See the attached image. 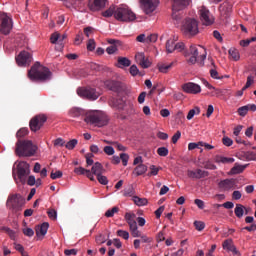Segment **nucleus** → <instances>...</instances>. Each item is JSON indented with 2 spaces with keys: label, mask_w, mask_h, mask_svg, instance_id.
<instances>
[{
  "label": "nucleus",
  "mask_w": 256,
  "mask_h": 256,
  "mask_svg": "<svg viewBox=\"0 0 256 256\" xmlns=\"http://www.w3.org/2000/svg\"><path fill=\"white\" fill-rule=\"evenodd\" d=\"M133 201L135 205H138V207H144V205H147V203H149L146 198H139L138 196H135Z\"/></svg>",
  "instance_id": "e433bc0d"
},
{
  "label": "nucleus",
  "mask_w": 256,
  "mask_h": 256,
  "mask_svg": "<svg viewBox=\"0 0 256 256\" xmlns=\"http://www.w3.org/2000/svg\"><path fill=\"white\" fill-rule=\"evenodd\" d=\"M120 161H122V165H124V167H127V163H129V154L121 153L120 154Z\"/></svg>",
  "instance_id": "8fccbe9b"
},
{
  "label": "nucleus",
  "mask_w": 256,
  "mask_h": 256,
  "mask_svg": "<svg viewBox=\"0 0 256 256\" xmlns=\"http://www.w3.org/2000/svg\"><path fill=\"white\" fill-rule=\"evenodd\" d=\"M49 230V223L44 222L40 226L36 227V235L37 237H45L47 235V231Z\"/></svg>",
  "instance_id": "bb28decb"
},
{
  "label": "nucleus",
  "mask_w": 256,
  "mask_h": 256,
  "mask_svg": "<svg viewBox=\"0 0 256 256\" xmlns=\"http://www.w3.org/2000/svg\"><path fill=\"white\" fill-rule=\"evenodd\" d=\"M114 17L117 21H123L125 23L135 21L136 19L135 13H133L129 7H118L115 11Z\"/></svg>",
  "instance_id": "6e6552de"
},
{
  "label": "nucleus",
  "mask_w": 256,
  "mask_h": 256,
  "mask_svg": "<svg viewBox=\"0 0 256 256\" xmlns=\"http://www.w3.org/2000/svg\"><path fill=\"white\" fill-rule=\"evenodd\" d=\"M105 87L110 91H114V93H123L127 89L125 84L116 80H106L104 82Z\"/></svg>",
  "instance_id": "4468645a"
},
{
  "label": "nucleus",
  "mask_w": 256,
  "mask_h": 256,
  "mask_svg": "<svg viewBox=\"0 0 256 256\" xmlns=\"http://www.w3.org/2000/svg\"><path fill=\"white\" fill-rule=\"evenodd\" d=\"M79 143V141L77 139H72L70 141H68L66 144H65V147L66 149H68L69 151H72V149L74 147H77V144Z\"/></svg>",
  "instance_id": "ea45409f"
},
{
  "label": "nucleus",
  "mask_w": 256,
  "mask_h": 256,
  "mask_svg": "<svg viewBox=\"0 0 256 256\" xmlns=\"http://www.w3.org/2000/svg\"><path fill=\"white\" fill-rule=\"evenodd\" d=\"M114 107H117V109H125V100L123 99L115 100Z\"/></svg>",
  "instance_id": "603ef678"
},
{
  "label": "nucleus",
  "mask_w": 256,
  "mask_h": 256,
  "mask_svg": "<svg viewBox=\"0 0 256 256\" xmlns=\"http://www.w3.org/2000/svg\"><path fill=\"white\" fill-rule=\"evenodd\" d=\"M189 56L190 58L187 60V63H189V65H195L197 61H200V65H203V61L207 59L206 54H202L199 56V49H197L196 45H190L188 52L185 53V57Z\"/></svg>",
  "instance_id": "0eeeda50"
},
{
  "label": "nucleus",
  "mask_w": 256,
  "mask_h": 256,
  "mask_svg": "<svg viewBox=\"0 0 256 256\" xmlns=\"http://www.w3.org/2000/svg\"><path fill=\"white\" fill-rule=\"evenodd\" d=\"M107 5V0H90L88 7L90 11H101Z\"/></svg>",
  "instance_id": "aec40b11"
},
{
  "label": "nucleus",
  "mask_w": 256,
  "mask_h": 256,
  "mask_svg": "<svg viewBox=\"0 0 256 256\" xmlns=\"http://www.w3.org/2000/svg\"><path fill=\"white\" fill-rule=\"evenodd\" d=\"M11 29H13V20L7 14L0 13V33L9 35Z\"/></svg>",
  "instance_id": "9b49d317"
},
{
  "label": "nucleus",
  "mask_w": 256,
  "mask_h": 256,
  "mask_svg": "<svg viewBox=\"0 0 256 256\" xmlns=\"http://www.w3.org/2000/svg\"><path fill=\"white\" fill-rule=\"evenodd\" d=\"M27 135H29V129L28 128H20L17 133H16V137L18 139V141L21 139H23V137H27Z\"/></svg>",
  "instance_id": "c9c22d12"
},
{
  "label": "nucleus",
  "mask_w": 256,
  "mask_h": 256,
  "mask_svg": "<svg viewBox=\"0 0 256 256\" xmlns=\"http://www.w3.org/2000/svg\"><path fill=\"white\" fill-rule=\"evenodd\" d=\"M106 53H108V55H113L115 53H117V45H111L106 49Z\"/></svg>",
  "instance_id": "338daca9"
},
{
  "label": "nucleus",
  "mask_w": 256,
  "mask_h": 256,
  "mask_svg": "<svg viewBox=\"0 0 256 256\" xmlns=\"http://www.w3.org/2000/svg\"><path fill=\"white\" fill-rule=\"evenodd\" d=\"M166 51L167 53H173V51H175V40L169 39L166 42Z\"/></svg>",
  "instance_id": "4c0bfd02"
},
{
  "label": "nucleus",
  "mask_w": 256,
  "mask_h": 256,
  "mask_svg": "<svg viewBox=\"0 0 256 256\" xmlns=\"http://www.w3.org/2000/svg\"><path fill=\"white\" fill-rule=\"evenodd\" d=\"M6 205L12 213H20L23 210V205H25V198L21 195L13 194L8 198Z\"/></svg>",
  "instance_id": "423d86ee"
},
{
  "label": "nucleus",
  "mask_w": 256,
  "mask_h": 256,
  "mask_svg": "<svg viewBox=\"0 0 256 256\" xmlns=\"http://www.w3.org/2000/svg\"><path fill=\"white\" fill-rule=\"evenodd\" d=\"M115 6H111L109 9L102 13L103 17H113L115 15Z\"/></svg>",
  "instance_id": "a18cd8bd"
},
{
  "label": "nucleus",
  "mask_w": 256,
  "mask_h": 256,
  "mask_svg": "<svg viewBox=\"0 0 256 256\" xmlns=\"http://www.w3.org/2000/svg\"><path fill=\"white\" fill-rule=\"evenodd\" d=\"M22 231L26 237H33L35 235V231H33L31 228H24Z\"/></svg>",
  "instance_id": "69168bd1"
},
{
  "label": "nucleus",
  "mask_w": 256,
  "mask_h": 256,
  "mask_svg": "<svg viewBox=\"0 0 256 256\" xmlns=\"http://www.w3.org/2000/svg\"><path fill=\"white\" fill-rule=\"evenodd\" d=\"M215 163H223V164H229V163H235V158H228L225 156H215L214 158Z\"/></svg>",
  "instance_id": "c756f323"
},
{
  "label": "nucleus",
  "mask_w": 256,
  "mask_h": 256,
  "mask_svg": "<svg viewBox=\"0 0 256 256\" xmlns=\"http://www.w3.org/2000/svg\"><path fill=\"white\" fill-rule=\"evenodd\" d=\"M234 213L238 219H243V216L245 215V206L242 204H236Z\"/></svg>",
  "instance_id": "7c9ffc66"
},
{
  "label": "nucleus",
  "mask_w": 256,
  "mask_h": 256,
  "mask_svg": "<svg viewBox=\"0 0 256 256\" xmlns=\"http://www.w3.org/2000/svg\"><path fill=\"white\" fill-rule=\"evenodd\" d=\"M117 235H118V237H122V239H125L126 241H127V239H129V232H127L125 230H118Z\"/></svg>",
  "instance_id": "bf43d9fd"
},
{
  "label": "nucleus",
  "mask_w": 256,
  "mask_h": 256,
  "mask_svg": "<svg viewBox=\"0 0 256 256\" xmlns=\"http://www.w3.org/2000/svg\"><path fill=\"white\" fill-rule=\"evenodd\" d=\"M81 1H83V0H71L70 2L66 0L64 2V5L68 8L69 7H79L81 5Z\"/></svg>",
  "instance_id": "58836bf2"
},
{
  "label": "nucleus",
  "mask_w": 256,
  "mask_h": 256,
  "mask_svg": "<svg viewBox=\"0 0 256 256\" xmlns=\"http://www.w3.org/2000/svg\"><path fill=\"white\" fill-rule=\"evenodd\" d=\"M45 123H47V116L45 114H38L30 120V130L37 133V131H39L41 127L45 125Z\"/></svg>",
  "instance_id": "9d476101"
},
{
  "label": "nucleus",
  "mask_w": 256,
  "mask_h": 256,
  "mask_svg": "<svg viewBox=\"0 0 256 256\" xmlns=\"http://www.w3.org/2000/svg\"><path fill=\"white\" fill-rule=\"evenodd\" d=\"M84 122L86 125H93L94 127H105L109 123V118L102 111L91 110L86 111Z\"/></svg>",
  "instance_id": "f257e3e1"
},
{
  "label": "nucleus",
  "mask_w": 256,
  "mask_h": 256,
  "mask_svg": "<svg viewBox=\"0 0 256 256\" xmlns=\"http://www.w3.org/2000/svg\"><path fill=\"white\" fill-rule=\"evenodd\" d=\"M254 81H255V80L253 79V76H248V77H247L246 84H245V86L243 87V91H247V89H249V87H251V85H253Z\"/></svg>",
  "instance_id": "6e6d98bb"
},
{
  "label": "nucleus",
  "mask_w": 256,
  "mask_h": 256,
  "mask_svg": "<svg viewBox=\"0 0 256 256\" xmlns=\"http://www.w3.org/2000/svg\"><path fill=\"white\" fill-rule=\"evenodd\" d=\"M173 65H175L174 62H171L169 64L161 63V64H158V69H159L160 73H168L169 70L173 68Z\"/></svg>",
  "instance_id": "2f4dec72"
},
{
  "label": "nucleus",
  "mask_w": 256,
  "mask_h": 256,
  "mask_svg": "<svg viewBox=\"0 0 256 256\" xmlns=\"http://www.w3.org/2000/svg\"><path fill=\"white\" fill-rule=\"evenodd\" d=\"M247 113H249V106L246 105L238 108V114L240 115V117H245Z\"/></svg>",
  "instance_id": "09e8293b"
},
{
  "label": "nucleus",
  "mask_w": 256,
  "mask_h": 256,
  "mask_svg": "<svg viewBox=\"0 0 256 256\" xmlns=\"http://www.w3.org/2000/svg\"><path fill=\"white\" fill-rule=\"evenodd\" d=\"M77 95L82 99H87L88 101H97L101 95L95 88L92 87H82L77 89Z\"/></svg>",
  "instance_id": "1a4fd4ad"
},
{
  "label": "nucleus",
  "mask_w": 256,
  "mask_h": 256,
  "mask_svg": "<svg viewBox=\"0 0 256 256\" xmlns=\"http://www.w3.org/2000/svg\"><path fill=\"white\" fill-rule=\"evenodd\" d=\"M131 66V60H129L127 57H118V67L120 69H123V67H130Z\"/></svg>",
  "instance_id": "473e14b6"
},
{
  "label": "nucleus",
  "mask_w": 256,
  "mask_h": 256,
  "mask_svg": "<svg viewBox=\"0 0 256 256\" xmlns=\"http://www.w3.org/2000/svg\"><path fill=\"white\" fill-rule=\"evenodd\" d=\"M103 151L106 155H115V149L113 146H105Z\"/></svg>",
  "instance_id": "e2e57ef3"
},
{
  "label": "nucleus",
  "mask_w": 256,
  "mask_h": 256,
  "mask_svg": "<svg viewBox=\"0 0 256 256\" xmlns=\"http://www.w3.org/2000/svg\"><path fill=\"white\" fill-rule=\"evenodd\" d=\"M15 153L18 157H33L37 153V146L30 140H18Z\"/></svg>",
  "instance_id": "7ed1b4c3"
},
{
  "label": "nucleus",
  "mask_w": 256,
  "mask_h": 256,
  "mask_svg": "<svg viewBox=\"0 0 256 256\" xmlns=\"http://www.w3.org/2000/svg\"><path fill=\"white\" fill-rule=\"evenodd\" d=\"M33 61V58L31 57V54L27 51H22L20 54L16 57V62L19 65V67H26V65H29Z\"/></svg>",
  "instance_id": "2eb2a0df"
},
{
  "label": "nucleus",
  "mask_w": 256,
  "mask_h": 256,
  "mask_svg": "<svg viewBox=\"0 0 256 256\" xmlns=\"http://www.w3.org/2000/svg\"><path fill=\"white\" fill-rule=\"evenodd\" d=\"M222 247L225 251H229L233 253L234 255H238L239 251H237V248L233 244V240L227 239L223 242Z\"/></svg>",
  "instance_id": "b1692460"
},
{
  "label": "nucleus",
  "mask_w": 256,
  "mask_h": 256,
  "mask_svg": "<svg viewBox=\"0 0 256 256\" xmlns=\"http://www.w3.org/2000/svg\"><path fill=\"white\" fill-rule=\"evenodd\" d=\"M222 143H223V145H225V147H231V145H233V139H231L227 136H224L222 138Z\"/></svg>",
  "instance_id": "4d7b16f0"
},
{
  "label": "nucleus",
  "mask_w": 256,
  "mask_h": 256,
  "mask_svg": "<svg viewBox=\"0 0 256 256\" xmlns=\"http://www.w3.org/2000/svg\"><path fill=\"white\" fill-rule=\"evenodd\" d=\"M236 180L234 178H227L224 180H221L218 183V188L222 191H231L235 187Z\"/></svg>",
  "instance_id": "f3484780"
},
{
  "label": "nucleus",
  "mask_w": 256,
  "mask_h": 256,
  "mask_svg": "<svg viewBox=\"0 0 256 256\" xmlns=\"http://www.w3.org/2000/svg\"><path fill=\"white\" fill-rule=\"evenodd\" d=\"M210 77L212 79H223V76L219 75V72L215 68L210 69Z\"/></svg>",
  "instance_id": "3c124183"
},
{
  "label": "nucleus",
  "mask_w": 256,
  "mask_h": 256,
  "mask_svg": "<svg viewBox=\"0 0 256 256\" xmlns=\"http://www.w3.org/2000/svg\"><path fill=\"white\" fill-rule=\"evenodd\" d=\"M138 43H145L147 45V36L145 34H140L136 37Z\"/></svg>",
  "instance_id": "774afa93"
},
{
  "label": "nucleus",
  "mask_w": 256,
  "mask_h": 256,
  "mask_svg": "<svg viewBox=\"0 0 256 256\" xmlns=\"http://www.w3.org/2000/svg\"><path fill=\"white\" fill-rule=\"evenodd\" d=\"M129 229H130V233H131L132 237H140L141 236V232L139 231L137 224L134 226H131Z\"/></svg>",
  "instance_id": "37998d69"
},
{
  "label": "nucleus",
  "mask_w": 256,
  "mask_h": 256,
  "mask_svg": "<svg viewBox=\"0 0 256 256\" xmlns=\"http://www.w3.org/2000/svg\"><path fill=\"white\" fill-rule=\"evenodd\" d=\"M115 213H119V207L114 206L112 209H108L105 212V217H113L115 215Z\"/></svg>",
  "instance_id": "79ce46f5"
},
{
  "label": "nucleus",
  "mask_w": 256,
  "mask_h": 256,
  "mask_svg": "<svg viewBox=\"0 0 256 256\" xmlns=\"http://www.w3.org/2000/svg\"><path fill=\"white\" fill-rule=\"evenodd\" d=\"M140 5L146 15H151L157 9L159 0H140Z\"/></svg>",
  "instance_id": "ddd939ff"
},
{
  "label": "nucleus",
  "mask_w": 256,
  "mask_h": 256,
  "mask_svg": "<svg viewBox=\"0 0 256 256\" xmlns=\"http://www.w3.org/2000/svg\"><path fill=\"white\" fill-rule=\"evenodd\" d=\"M157 41V35L156 34H150L146 36V45H149L151 43H155Z\"/></svg>",
  "instance_id": "864d4df0"
},
{
  "label": "nucleus",
  "mask_w": 256,
  "mask_h": 256,
  "mask_svg": "<svg viewBox=\"0 0 256 256\" xmlns=\"http://www.w3.org/2000/svg\"><path fill=\"white\" fill-rule=\"evenodd\" d=\"M213 91L211 92V97H221L222 95L225 94V90H221L219 88H212Z\"/></svg>",
  "instance_id": "c03bdc74"
},
{
  "label": "nucleus",
  "mask_w": 256,
  "mask_h": 256,
  "mask_svg": "<svg viewBox=\"0 0 256 256\" xmlns=\"http://www.w3.org/2000/svg\"><path fill=\"white\" fill-rule=\"evenodd\" d=\"M87 114L86 110H83L82 108H71L69 110V116L73 117L74 119H83V121H85V116Z\"/></svg>",
  "instance_id": "412c9836"
},
{
  "label": "nucleus",
  "mask_w": 256,
  "mask_h": 256,
  "mask_svg": "<svg viewBox=\"0 0 256 256\" xmlns=\"http://www.w3.org/2000/svg\"><path fill=\"white\" fill-rule=\"evenodd\" d=\"M97 177V181L100 183V185H108L109 179H107V176H104L103 174H99Z\"/></svg>",
  "instance_id": "de8ad7c7"
},
{
  "label": "nucleus",
  "mask_w": 256,
  "mask_h": 256,
  "mask_svg": "<svg viewBox=\"0 0 256 256\" xmlns=\"http://www.w3.org/2000/svg\"><path fill=\"white\" fill-rule=\"evenodd\" d=\"M74 173H76V175H86V177L90 179V181H95V176H93L91 170L85 169L83 167H78L74 169Z\"/></svg>",
  "instance_id": "393cba45"
},
{
  "label": "nucleus",
  "mask_w": 256,
  "mask_h": 256,
  "mask_svg": "<svg viewBox=\"0 0 256 256\" xmlns=\"http://www.w3.org/2000/svg\"><path fill=\"white\" fill-rule=\"evenodd\" d=\"M196 113H197V115H199V113H201V110L199 109V107H196L195 109H191L188 112V115H187L188 121H191V119H193V117H195Z\"/></svg>",
  "instance_id": "a19ab883"
},
{
  "label": "nucleus",
  "mask_w": 256,
  "mask_h": 256,
  "mask_svg": "<svg viewBox=\"0 0 256 256\" xmlns=\"http://www.w3.org/2000/svg\"><path fill=\"white\" fill-rule=\"evenodd\" d=\"M247 169V165H240L235 163L234 167L231 168L229 175H239V173H243Z\"/></svg>",
  "instance_id": "cd10ccee"
},
{
  "label": "nucleus",
  "mask_w": 256,
  "mask_h": 256,
  "mask_svg": "<svg viewBox=\"0 0 256 256\" xmlns=\"http://www.w3.org/2000/svg\"><path fill=\"white\" fill-rule=\"evenodd\" d=\"M172 11V19H174V21H181V13H179L181 10H174L172 8Z\"/></svg>",
  "instance_id": "13d9d810"
},
{
  "label": "nucleus",
  "mask_w": 256,
  "mask_h": 256,
  "mask_svg": "<svg viewBox=\"0 0 256 256\" xmlns=\"http://www.w3.org/2000/svg\"><path fill=\"white\" fill-rule=\"evenodd\" d=\"M28 77L30 81H48L51 79V70L36 62L28 71Z\"/></svg>",
  "instance_id": "f03ea898"
},
{
  "label": "nucleus",
  "mask_w": 256,
  "mask_h": 256,
  "mask_svg": "<svg viewBox=\"0 0 256 256\" xmlns=\"http://www.w3.org/2000/svg\"><path fill=\"white\" fill-rule=\"evenodd\" d=\"M157 153L160 157H167L169 155V149L167 147H159Z\"/></svg>",
  "instance_id": "49530a36"
},
{
  "label": "nucleus",
  "mask_w": 256,
  "mask_h": 256,
  "mask_svg": "<svg viewBox=\"0 0 256 256\" xmlns=\"http://www.w3.org/2000/svg\"><path fill=\"white\" fill-rule=\"evenodd\" d=\"M199 15L202 25L209 27V25L215 23V18H213V15H211V12L205 6L200 7Z\"/></svg>",
  "instance_id": "f8f14e48"
},
{
  "label": "nucleus",
  "mask_w": 256,
  "mask_h": 256,
  "mask_svg": "<svg viewBox=\"0 0 256 256\" xmlns=\"http://www.w3.org/2000/svg\"><path fill=\"white\" fill-rule=\"evenodd\" d=\"M187 175L190 179H205L209 177V172L202 169L188 170Z\"/></svg>",
  "instance_id": "a211bd4d"
},
{
  "label": "nucleus",
  "mask_w": 256,
  "mask_h": 256,
  "mask_svg": "<svg viewBox=\"0 0 256 256\" xmlns=\"http://www.w3.org/2000/svg\"><path fill=\"white\" fill-rule=\"evenodd\" d=\"M136 62L142 67V69H149L151 67V62L147 57H145V53L138 52L135 55Z\"/></svg>",
  "instance_id": "6ab92c4d"
},
{
  "label": "nucleus",
  "mask_w": 256,
  "mask_h": 256,
  "mask_svg": "<svg viewBox=\"0 0 256 256\" xmlns=\"http://www.w3.org/2000/svg\"><path fill=\"white\" fill-rule=\"evenodd\" d=\"M51 179H61V177H63V172H61L60 170L56 171V172H51L50 174Z\"/></svg>",
  "instance_id": "0e129e2a"
},
{
  "label": "nucleus",
  "mask_w": 256,
  "mask_h": 256,
  "mask_svg": "<svg viewBox=\"0 0 256 256\" xmlns=\"http://www.w3.org/2000/svg\"><path fill=\"white\" fill-rule=\"evenodd\" d=\"M182 33L186 37H195L199 34V21L195 18H186L182 23Z\"/></svg>",
  "instance_id": "20e7f679"
},
{
  "label": "nucleus",
  "mask_w": 256,
  "mask_h": 256,
  "mask_svg": "<svg viewBox=\"0 0 256 256\" xmlns=\"http://www.w3.org/2000/svg\"><path fill=\"white\" fill-rule=\"evenodd\" d=\"M92 175H103V173H105V168H103V164L99 163V162H95L91 168V172Z\"/></svg>",
  "instance_id": "a878e982"
},
{
  "label": "nucleus",
  "mask_w": 256,
  "mask_h": 256,
  "mask_svg": "<svg viewBox=\"0 0 256 256\" xmlns=\"http://www.w3.org/2000/svg\"><path fill=\"white\" fill-rule=\"evenodd\" d=\"M31 173L29 163L26 161H20L16 166V171L13 169L12 175L14 179H19L20 183L27 181L28 175Z\"/></svg>",
  "instance_id": "39448f33"
},
{
  "label": "nucleus",
  "mask_w": 256,
  "mask_h": 256,
  "mask_svg": "<svg viewBox=\"0 0 256 256\" xmlns=\"http://www.w3.org/2000/svg\"><path fill=\"white\" fill-rule=\"evenodd\" d=\"M75 45H81L83 43V32H79L74 40Z\"/></svg>",
  "instance_id": "052dcab7"
},
{
  "label": "nucleus",
  "mask_w": 256,
  "mask_h": 256,
  "mask_svg": "<svg viewBox=\"0 0 256 256\" xmlns=\"http://www.w3.org/2000/svg\"><path fill=\"white\" fill-rule=\"evenodd\" d=\"M183 92L184 93H190L191 95H197L201 91V86L193 83V82H188L183 84L182 86Z\"/></svg>",
  "instance_id": "dca6fc26"
},
{
  "label": "nucleus",
  "mask_w": 256,
  "mask_h": 256,
  "mask_svg": "<svg viewBox=\"0 0 256 256\" xmlns=\"http://www.w3.org/2000/svg\"><path fill=\"white\" fill-rule=\"evenodd\" d=\"M228 53L233 61H239V59H241V56L239 55V50L235 48H230Z\"/></svg>",
  "instance_id": "f704fd0d"
},
{
  "label": "nucleus",
  "mask_w": 256,
  "mask_h": 256,
  "mask_svg": "<svg viewBox=\"0 0 256 256\" xmlns=\"http://www.w3.org/2000/svg\"><path fill=\"white\" fill-rule=\"evenodd\" d=\"M95 47H96L95 40L94 39L88 40L87 50L88 51H95Z\"/></svg>",
  "instance_id": "680f3d73"
},
{
  "label": "nucleus",
  "mask_w": 256,
  "mask_h": 256,
  "mask_svg": "<svg viewBox=\"0 0 256 256\" xmlns=\"http://www.w3.org/2000/svg\"><path fill=\"white\" fill-rule=\"evenodd\" d=\"M233 11V5L225 3L220 6V15L223 19H229L231 17V13Z\"/></svg>",
  "instance_id": "5701e85b"
},
{
  "label": "nucleus",
  "mask_w": 256,
  "mask_h": 256,
  "mask_svg": "<svg viewBox=\"0 0 256 256\" xmlns=\"http://www.w3.org/2000/svg\"><path fill=\"white\" fill-rule=\"evenodd\" d=\"M194 227H195L196 231H203V229H205V222L195 221Z\"/></svg>",
  "instance_id": "5fc2aeb1"
},
{
  "label": "nucleus",
  "mask_w": 256,
  "mask_h": 256,
  "mask_svg": "<svg viewBox=\"0 0 256 256\" xmlns=\"http://www.w3.org/2000/svg\"><path fill=\"white\" fill-rule=\"evenodd\" d=\"M124 217H125L126 223H128L129 225V228L137 225V221H135V217H136L135 213L127 212Z\"/></svg>",
  "instance_id": "c85d7f7f"
},
{
  "label": "nucleus",
  "mask_w": 256,
  "mask_h": 256,
  "mask_svg": "<svg viewBox=\"0 0 256 256\" xmlns=\"http://www.w3.org/2000/svg\"><path fill=\"white\" fill-rule=\"evenodd\" d=\"M189 3H191V0H172V9L174 11H183V9L189 7Z\"/></svg>",
  "instance_id": "4be33fe9"
},
{
  "label": "nucleus",
  "mask_w": 256,
  "mask_h": 256,
  "mask_svg": "<svg viewBox=\"0 0 256 256\" xmlns=\"http://www.w3.org/2000/svg\"><path fill=\"white\" fill-rule=\"evenodd\" d=\"M134 173L137 177L144 175V173H147V166L145 164H140L134 169Z\"/></svg>",
  "instance_id": "72a5a7b5"
}]
</instances>
